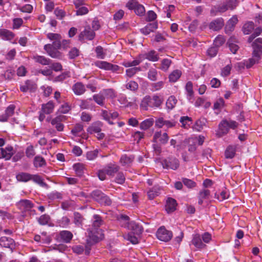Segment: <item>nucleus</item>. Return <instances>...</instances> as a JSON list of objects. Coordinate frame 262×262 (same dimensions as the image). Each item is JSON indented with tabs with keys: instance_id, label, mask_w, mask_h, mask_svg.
Listing matches in <instances>:
<instances>
[{
	"instance_id": "f257e3e1",
	"label": "nucleus",
	"mask_w": 262,
	"mask_h": 262,
	"mask_svg": "<svg viewBox=\"0 0 262 262\" xmlns=\"http://www.w3.org/2000/svg\"><path fill=\"white\" fill-rule=\"evenodd\" d=\"M88 238L86 239L85 254H89L91 246L103 238V234L100 229L88 231Z\"/></svg>"
},
{
	"instance_id": "f03ea898",
	"label": "nucleus",
	"mask_w": 262,
	"mask_h": 262,
	"mask_svg": "<svg viewBox=\"0 0 262 262\" xmlns=\"http://www.w3.org/2000/svg\"><path fill=\"white\" fill-rule=\"evenodd\" d=\"M162 102V99L157 95H154L152 97L146 96L142 100L140 106L144 110H148L149 107H159Z\"/></svg>"
},
{
	"instance_id": "7ed1b4c3",
	"label": "nucleus",
	"mask_w": 262,
	"mask_h": 262,
	"mask_svg": "<svg viewBox=\"0 0 262 262\" xmlns=\"http://www.w3.org/2000/svg\"><path fill=\"white\" fill-rule=\"evenodd\" d=\"M129 217L126 215H121L120 216V221L121 222L124 221L126 223L122 224V226L124 228H127L128 229L132 230L134 233L137 234H140L143 231L142 227L136 223L135 222H129Z\"/></svg>"
},
{
	"instance_id": "20e7f679",
	"label": "nucleus",
	"mask_w": 262,
	"mask_h": 262,
	"mask_svg": "<svg viewBox=\"0 0 262 262\" xmlns=\"http://www.w3.org/2000/svg\"><path fill=\"white\" fill-rule=\"evenodd\" d=\"M238 125V123L235 121L229 120H223L219 125L220 133L223 135L227 134L229 130V128L235 129Z\"/></svg>"
},
{
	"instance_id": "39448f33",
	"label": "nucleus",
	"mask_w": 262,
	"mask_h": 262,
	"mask_svg": "<svg viewBox=\"0 0 262 262\" xmlns=\"http://www.w3.org/2000/svg\"><path fill=\"white\" fill-rule=\"evenodd\" d=\"M91 196L93 199L102 205L109 206L112 204V200L109 197L100 190L93 191L91 193Z\"/></svg>"
},
{
	"instance_id": "423d86ee",
	"label": "nucleus",
	"mask_w": 262,
	"mask_h": 262,
	"mask_svg": "<svg viewBox=\"0 0 262 262\" xmlns=\"http://www.w3.org/2000/svg\"><path fill=\"white\" fill-rule=\"evenodd\" d=\"M126 7L130 10H134L136 15L142 16L144 14L145 10L144 6L140 4L136 0H130L126 5Z\"/></svg>"
},
{
	"instance_id": "0eeeda50",
	"label": "nucleus",
	"mask_w": 262,
	"mask_h": 262,
	"mask_svg": "<svg viewBox=\"0 0 262 262\" xmlns=\"http://www.w3.org/2000/svg\"><path fill=\"white\" fill-rule=\"evenodd\" d=\"M164 168L176 170L180 166L179 161L175 157H168L162 161Z\"/></svg>"
},
{
	"instance_id": "6e6552de",
	"label": "nucleus",
	"mask_w": 262,
	"mask_h": 262,
	"mask_svg": "<svg viewBox=\"0 0 262 262\" xmlns=\"http://www.w3.org/2000/svg\"><path fill=\"white\" fill-rule=\"evenodd\" d=\"M156 17H146V21L150 23L141 30L143 34L147 35L150 32H153L157 29L158 23L156 21Z\"/></svg>"
},
{
	"instance_id": "1a4fd4ad",
	"label": "nucleus",
	"mask_w": 262,
	"mask_h": 262,
	"mask_svg": "<svg viewBox=\"0 0 262 262\" xmlns=\"http://www.w3.org/2000/svg\"><path fill=\"white\" fill-rule=\"evenodd\" d=\"M157 238L161 241L168 242L171 239L172 233L171 231L165 229V227H160L157 232Z\"/></svg>"
},
{
	"instance_id": "9d476101",
	"label": "nucleus",
	"mask_w": 262,
	"mask_h": 262,
	"mask_svg": "<svg viewBox=\"0 0 262 262\" xmlns=\"http://www.w3.org/2000/svg\"><path fill=\"white\" fill-rule=\"evenodd\" d=\"M176 124V122L174 120H167L163 117L158 118L155 120V126L160 128L164 126L167 128H171L174 126Z\"/></svg>"
},
{
	"instance_id": "9b49d317",
	"label": "nucleus",
	"mask_w": 262,
	"mask_h": 262,
	"mask_svg": "<svg viewBox=\"0 0 262 262\" xmlns=\"http://www.w3.org/2000/svg\"><path fill=\"white\" fill-rule=\"evenodd\" d=\"M95 36V33L89 26L85 27L83 31H81L78 35L79 40L81 41L84 39L92 40Z\"/></svg>"
},
{
	"instance_id": "f8f14e48",
	"label": "nucleus",
	"mask_w": 262,
	"mask_h": 262,
	"mask_svg": "<svg viewBox=\"0 0 262 262\" xmlns=\"http://www.w3.org/2000/svg\"><path fill=\"white\" fill-rule=\"evenodd\" d=\"M252 46L253 49V55L260 58L262 55V38L255 39Z\"/></svg>"
},
{
	"instance_id": "ddd939ff",
	"label": "nucleus",
	"mask_w": 262,
	"mask_h": 262,
	"mask_svg": "<svg viewBox=\"0 0 262 262\" xmlns=\"http://www.w3.org/2000/svg\"><path fill=\"white\" fill-rule=\"evenodd\" d=\"M95 64L99 68L106 70H111L113 72H116L119 69V67L118 66L112 64L106 61H98L96 62Z\"/></svg>"
},
{
	"instance_id": "4468645a",
	"label": "nucleus",
	"mask_w": 262,
	"mask_h": 262,
	"mask_svg": "<svg viewBox=\"0 0 262 262\" xmlns=\"http://www.w3.org/2000/svg\"><path fill=\"white\" fill-rule=\"evenodd\" d=\"M0 245L2 247L9 248L11 251L15 247L14 240L11 238L6 236H3L0 238Z\"/></svg>"
},
{
	"instance_id": "2eb2a0df",
	"label": "nucleus",
	"mask_w": 262,
	"mask_h": 262,
	"mask_svg": "<svg viewBox=\"0 0 262 262\" xmlns=\"http://www.w3.org/2000/svg\"><path fill=\"white\" fill-rule=\"evenodd\" d=\"M13 155V148L8 146L5 148H0V158H4L6 160L10 159Z\"/></svg>"
},
{
	"instance_id": "dca6fc26",
	"label": "nucleus",
	"mask_w": 262,
	"mask_h": 262,
	"mask_svg": "<svg viewBox=\"0 0 262 262\" xmlns=\"http://www.w3.org/2000/svg\"><path fill=\"white\" fill-rule=\"evenodd\" d=\"M44 49L49 56L54 58H59L61 56V53L58 49L54 48L50 45H45Z\"/></svg>"
},
{
	"instance_id": "f3484780",
	"label": "nucleus",
	"mask_w": 262,
	"mask_h": 262,
	"mask_svg": "<svg viewBox=\"0 0 262 262\" xmlns=\"http://www.w3.org/2000/svg\"><path fill=\"white\" fill-rule=\"evenodd\" d=\"M18 206L22 210L28 211L31 210L34 205L30 200H21L18 203Z\"/></svg>"
},
{
	"instance_id": "a211bd4d",
	"label": "nucleus",
	"mask_w": 262,
	"mask_h": 262,
	"mask_svg": "<svg viewBox=\"0 0 262 262\" xmlns=\"http://www.w3.org/2000/svg\"><path fill=\"white\" fill-rule=\"evenodd\" d=\"M15 106L11 104L6 109L5 114L0 116V121L5 122L6 121L8 118L12 116L14 112Z\"/></svg>"
},
{
	"instance_id": "6ab92c4d",
	"label": "nucleus",
	"mask_w": 262,
	"mask_h": 262,
	"mask_svg": "<svg viewBox=\"0 0 262 262\" xmlns=\"http://www.w3.org/2000/svg\"><path fill=\"white\" fill-rule=\"evenodd\" d=\"M238 42L237 38L234 36H231L228 41V45L230 50L233 54H235L236 51L238 50L239 47L236 44Z\"/></svg>"
},
{
	"instance_id": "aec40b11",
	"label": "nucleus",
	"mask_w": 262,
	"mask_h": 262,
	"mask_svg": "<svg viewBox=\"0 0 262 262\" xmlns=\"http://www.w3.org/2000/svg\"><path fill=\"white\" fill-rule=\"evenodd\" d=\"M238 22L237 17H231L227 23L225 30L226 33L233 31L235 25Z\"/></svg>"
},
{
	"instance_id": "412c9836",
	"label": "nucleus",
	"mask_w": 262,
	"mask_h": 262,
	"mask_svg": "<svg viewBox=\"0 0 262 262\" xmlns=\"http://www.w3.org/2000/svg\"><path fill=\"white\" fill-rule=\"evenodd\" d=\"M160 138V142L163 144H166L169 139L167 133H164L162 135L161 134V132H157L155 133L154 136V142H157V140Z\"/></svg>"
},
{
	"instance_id": "4be33fe9",
	"label": "nucleus",
	"mask_w": 262,
	"mask_h": 262,
	"mask_svg": "<svg viewBox=\"0 0 262 262\" xmlns=\"http://www.w3.org/2000/svg\"><path fill=\"white\" fill-rule=\"evenodd\" d=\"M224 26L223 19L221 18H217L214 21L210 23L209 25V28L214 31H218L220 30Z\"/></svg>"
},
{
	"instance_id": "5701e85b",
	"label": "nucleus",
	"mask_w": 262,
	"mask_h": 262,
	"mask_svg": "<svg viewBox=\"0 0 262 262\" xmlns=\"http://www.w3.org/2000/svg\"><path fill=\"white\" fill-rule=\"evenodd\" d=\"M102 123L99 122H94L87 129V131L91 134L100 132L101 130Z\"/></svg>"
},
{
	"instance_id": "b1692460",
	"label": "nucleus",
	"mask_w": 262,
	"mask_h": 262,
	"mask_svg": "<svg viewBox=\"0 0 262 262\" xmlns=\"http://www.w3.org/2000/svg\"><path fill=\"white\" fill-rule=\"evenodd\" d=\"M176 201L172 198H168L166 201L165 209L168 213L174 211L176 209Z\"/></svg>"
},
{
	"instance_id": "393cba45",
	"label": "nucleus",
	"mask_w": 262,
	"mask_h": 262,
	"mask_svg": "<svg viewBox=\"0 0 262 262\" xmlns=\"http://www.w3.org/2000/svg\"><path fill=\"white\" fill-rule=\"evenodd\" d=\"M105 171L107 174L109 176H114V173L117 172L119 169V166L115 164L110 163L105 167Z\"/></svg>"
},
{
	"instance_id": "a878e982",
	"label": "nucleus",
	"mask_w": 262,
	"mask_h": 262,
	"mask_svg": "<svg viewBox=\"0 0 262 262\" xmlns=\"http://www.w3.org/2000/svg\"><path fill=\"white\" fill-rule=\"evenodd\" d=\"M59 236L62 242L68 243L73 238V234L69 231L63 230L60 231Z\"/></svg>"
},
{
	"instance_id": "bb28decb",
	"label": "nucleus",
	"mask_w": 262,
	"mask_h": 262,
	"mask_svg": "<svg viewBox=\"0 0 262 262\" xmlns=\"http://www.w3.org/2000/svg\"><path fill=\"white\" fill-rule=\"evenodd\" d=\"M74 93L77 95H82L85 91L84 85L81 82L76 83L72 88Z\"/></svg>"
},
{
	"instance_id": "cd10ccee",
	"label": "nucleus",
	"mask_w": 262,
	"mask_h": 262,
	"mask_svg": "<svg viewBox=\"0 0 262 262\" xmlns=\"http://www.w3.org/2000/svg\"><path fill=\"white\" fill-rule=\"evenodd\" d=\"M226 3H224L221 5L214 6L211 10L213 15H217L219 13L224 12L228 10Z\"/></svg>"
},
{
	"instance_id": "c85d7f7f",
	"label": "nucleus",
	"mask_w": 262,
	"mask_h": 262,
	"mask_svg": "<svg viewBox=\"0 0 262 262\" xmlns=\"http://www.w3.org/2000/svg\"><path fill=\"white\" fill-rule=\"evenodd\" d=\"M192 244L198 249H203L206 247V245L202 243L201 238L198 234L194 235L192 240Z\"/></svg>"
},
{
	"instance_id": "c756f323",
	"label": "nucleus",
	"mask_w": 262,
	"mask_h": 262,
	"mask_svg": "<svg viewBox=\"0 0 262 262\" xmlns=\"http://www.w3.org/2000/svg\"><path fill=\"white\" fill-rule=\"evenodd\" d=\"M33 165L36 168L42 167L46 165V162L43 157L37 156L34 159Z\"/></svg>"
},
{
	"instance_id": "7c9ffc66",
	"label": "nucleus",
	"mask_w": 262,
	"mask_h": 262,
	"mask_svg": "<svg viewBox=\"0 0 262 262\" xmlns=\"http://www.w3.org/2000/svg\"><path fill=\"white\" fill-rule=\"evenodd\" d=\"M0 37L3 39L11 40L14 37V34L6 29H0Z\"/></svg>"
},
{
	"instance_id": "2f4dec72",
	"label": "nucleus",
	"mask_w": 262,
	"mask_h": 262,
	"mask_svg": "<svg viewBox=\"0 0 262 262\" xmlns=\"http://www.w3.org/2000/svg\"><path fill=\"white\" fill-rule=\"evenodd\" d=\"M210 192L208 189H203L201 190L199 193L198 198L199 201L198 203L200 205H202L203 203V200L205 199H208L210 195Z\"/></svg>"
},
{
	"instance_id": "473e14b6",
	"label": "nucleus",
	"mask_w": 262,
	"mask_h": 262,
	"mask_svg": "<svg viewBox=\"0 0 262 262\" xmlns=\"http://www.w3.org/2000/svg\"><path fill=\"white\" fill-rule=\"evenodd\" d=\"M206 120L205 118H201L196 121L193 126V129L197 132H200L204 126L206 125Z\"/></svg>"
},
{
	"instance_id": "72a5a7b5",
	"label": "nucleus",
	"mask_w": 262,
	"mask_h": 262,
	"mask_svg": "<svg viewBox=\"0 0 262 262\" xmlns=\"http://www.w3.org/2000/svg\"><path fill=\"white\" fill-rule=\"evenodd\" d=\"M155 123V121L152 118L147 119L142 121L140 124V127L141 129L147 130L150 128Z\"/></svg>"
},
{
	"instance_id": "f704fd0d",
	"label": "nucleus",
	"mask_w": 262,
	"mask_h": 262,
	"mask_svg": "<svg viewBox=\"0 0 262 262\" xmlns=\"http://www.w3.org/2000/svg\"><path fill=\"white\" fill-rule=\"evenodd\" d=\"M254 27V24L253 22L248 21L244 25L242 30L245 34L248 35L253 31Z\"/></svg>"
},
{
	"instance_id": "c9c22d12",
	"label": "nucleus",
	"mask_w": 262,
	"mask_h": 262,
	"mask_svg": "<svg viewBox=\"0 0 262 262\" xmlns=\"http://www.w3.org/2000/svg\"><path fill=\"white\" fill-rule=\"evenodd\" d=\"M31 176L32 174L28 173L20 172L16 175V178L18 181L27 182L31 180Z\"/></svg>"
},
{
	"instance_id": "e433bc0d",
	"label": "nucleus",
	"mask_w": 262,
	"mask_h": 262,
	"mask_svg": "<svg viewBox=\"0 0 262 262\" xmlns=\"http://www.w3.org/2000/svg\"><path fill=\"white\" fill-rule=\"evenodd\" d=\"M33 58L36 62L42 65H49L51 61L50 59L43 56L35 55L33 56Z\"/></svg>"
},
{
	"instance_id": "4c0bfd02",
	"label": "nucleus",
	"mask_w": 262,
	"mask_h": 262,
	"mask_svg": "<svg viewBox=\"0 0 262 262\" xmlns=\"http://www.w3.org/2000/svg\"><path fill=\"white\" fill-rule=\"evenodd\" d=\"M182 75L181 71L179 70H174L169 75V80L171 82H176Z\"/></svg>"
},
{
	"instance_id": "58836bf2",
	"label": "nucleus",
	"mask_w": 262,
	"mask_h": 262,
	"mask_svg": "<svg viewBox=\"0 0 262 262\" xmlns=\"http://www.w3.org/2000/svg\"><path fill=\"white\" fill-rule=\"evenodd\" d=\"M54 107V103L52 101H49L45 104L42 105V111L43 113L49 114L52 113Z\"/></svg>"
},
{
	"instance_id": "ea45409f",
	"label": "nucleus",
	"mask_w": 262,
	"mask_h": 262,
	"mask_svg": "<svg viewBox=\"0 0 262 262\" xmlns=\"http://www.w3.org/2000/svg\"><path fill=\"white\" fill-rule=\"evenodd\" d=\"M31 180L34 182L39 184L40 186L43 187H48V185L43 182L42 179L38 174H32Z\"/></svg>"
},
{
	"instance_id": "a19ab883",
	"label": "nucleus",
	"mask_w": 262,
	"mask_h": 262,
	"mask_svg": "<svg viewBox=\"0 0 262 262\" xmlns=\"http://www.w3.org/2000/svg\"><path fill=\"white\" fill-rule=\"evenodd\" d=\"M177 103V99L174 96L172 95L167 100L166 105L168 109L172 110L175 107Z\"/></svg>"
},
{
	"instance_id": "79ce46f5",
	"label": "nucleus",
	"mask_w": 262,
	"mask_h": 262,
	"mask_svg": "<svg viewBox=\"0 0 262 262\" xmlns=\"http://www.w3.org/2000/svg\"><path fill=\"white\" fill-rule=\"evenodd\" d=\"M134 159V156H127L124 155L121 157L120 162L123 166L128 165L133 161Z\"/></svg>"
},
{
	"instance_id": "37998d69",
	"label": "nucleus",
	"mask_w": 262,
	"mask_h": 262,
	"mask_svg": "<svg viewBox=\"0 0 262 262\" xmlns=\"http://www.w3.org/2000/svg\"><path fill=\"white\" fill-rule=\"evenodd\" d=\"M235 154V147L232 146H229L225 152V157L227 159L233 158Z\"/></svg>"
},
{
	"instance_id": "c03bdc74",
	"label": "nucleus",
	"mask_w": 262,
	"mask_h": 262,
	"mask_svg": "<svg viewBox=\"0 0 262 262\" xmlns=\"http://www.w3.org/2000/svg\"><path fill=\"white\" fill-rule=\"evenodd\" d=\"M141 71L140 67H133L126 70V75L131 78L133 77L137 73Z\"/></svg>"
},
{
	"instance_id": "a18cd8bd",
	"label": "nucleus",
	"mask_w": 262,
	"mask_h": 262,
	"mask_svg": "<svg viewBox=\"0 0 262 262\" xmlns=\"http://www.w3.org/2000/svg\"><path fill=\"white\" fill-rule=\"evenodd\" d=\"M145 58L152 61H156L159 59V57L156 52L151 51L145 54Z\"/></svg>"
},
{
	"instance_id": "49530a36",
	"label": "nucleus",
	"mask_w": 262,
	"mask_h": 262,
	"mask_svg": "<svg viewBox=\"0 0 262 262\" xmlns=\"http://www.w3.org/2000/svg\"><path fill=\"white\" fill-rule=\"evenodd\" d=\"M73 168L75 171L76 174L78 176H81L83 173L84 169V165L81 163H76L74 165Z\"/></svg>"
},
{
	"instance_id": "de8ad7c7",
	"label": "nucleus",
	"mask_w": 262,
	"mask_h": 262,
	"mask_svg": "<svg viewBox=\"0 0 262 262\" xmlns=\"http://www.w3.org/2000/svg\"><path fill=\"white\" fill-rule=\"evenodd\" d=\"M180 121L182 123V127L187 128L190 125L189 123H191L192 119L188 116H183L181 117Z\"/></svg>"
},
{
	"instance_id": "09e8293b",
	"label": "nucleus",
	"mask_w": 262,
	"mask_h": 262,
	"mask_svg": "<svg viewBox=\"0 0 262 262\" xmlns=\"http://www.w3.org/2000/svg\"><path fill=\"white\" fill-rule=\"evenodd\" d=\"M142 61V60L139 57V59H135L132 61H124L123 63V65L126 68H129L131 67H136V66L139 65Z\"/></svg>"
},
{
	"instance_id": "8fccbe9b",
	"label": "nucleus",
	"mask_w": 262,
	"mask_h": 262,
	"mask_svg": "<svg viewBox=\"0 0 262 262\" xmlns=\"http://www.w3.org/2000/svg\"><path fill=\"white\" fill-rule=\"evenodd\" d=\"M105 98L103 95L102 93H100L98 94L94 95L93 96L94 100L99 105H103L104 104V100Z\"/></svg>"
},
{
	"instance_id": "3c124183",
	"label": "nucleus",
	"mask_w": 262,
	"mask_h": 262,
	"mask_svg": "<svg viewBox=\"0 0 262 262\" xmlns=\"http://www.w3.org/2000/svg\"><path fill=\"white\" fill-rule=\"evenodd\" d=\"M158 71L154 68L149 69L148 72V78L151 81H156L157 79Z\"/></svg>"
},
{
	"instance_id": "603ef678",
	"label": "nucleus",
	"mask_w": 262,
	"mask_h": 262,
	"mask_svg": "<svg viewBox=\"0 0 262 262\" xmlns=\"http://www.w3.org/2000/svg\"><path fill=\"white\" fill-rule=\"evenodd\" d=\"M171 63V60L169 59H164L161 61V69L164 71L168 70L169 67Z\"/></svg>"
},
{
	"instance_id": "864d4df0",
	"label": "nucleus",
	"mask_w": 262,
	"mask_h": 262,
	"mask_svg": "<svg viewBox=\"0 0 262 262\" xmlns=\"http://www.w3.org/2000/svg\"><path fill=\"white\" fill-rule=\"evenodd\" d=\"M226 39L224 36L222 35H219L217 36L214 40V45L217 47H219L222 46L225 42Z\"/></svg>"
},
{
	"instance_id": "5fc2aeb1",
	"label": "nucleus",
	"mask_w": 262,
	"mask_h": 262,
	"mask_svg": "<svg viewBox=\"0 0 262 262\" xmlns=\"http://www.w3.org/2000/svg\"><path fill=\"white\" fill-rule=\"evenodd\" d=\"M225 3L228 10H232L238 5V0H228Z\"/></svg>"
},
{
	"instance_id": "6e6d98bb",
	"label": "nucleus",
	"mask_w": 262,
	"mask_h": 262,
	"mask_svg": "<svg viewBox=\"0 0 262 262\" xmlns=\"http://www.w3.org/2000/svg\"><path fill=\"white\" fill-rule=\"evenodd\" d=\"M94 221L93 222V225L95 228L94 229L98 230L97 228L100 226V225L102 223V221L100 216L98 215H95L94 216Z\"/></svg>"
},
{
	"instance_id": "4d7b16f0",
	"label": "nucleus",
	"mask_w": 262,
	"mask_h": 262,
	"mask_svg": "<svg viewBox=\"0 0 262 262\" xmlns=\"http://www.w3.org/2000/svg\"><path fill=\"white\" fill-rule=\"evenodd\" d=\"M126 88L132 91H135L138 89V83L134 81H130L126 83Z\"/></svg>"
},
{
	"instance_id": "13d9d810",
	"label": "nucleus",
	"mask_w": 262,
	"mask_h": 262,
	"mask_svg": "<svg viewBox=\"0 0 262 262\" xmlns=\"http://www.w3.org/2000/svg\"><path fill=\"white\" fill-rule=\"evenodd\" d=\"M74 217V223L78 226L81 225L83 221L82 215L78 212H75Z\"/></svg>"
},
{
	"instance_id": "bf43d9fd",
	"label": "nucleus",
	"mask_w": 262,
	"mask_h": 262,
	"mask_svg": "<svg viewBox=\"0 0 262 262\" xmlns=\"http://www.w3.org/2000/svg\"><path fill=\"white\" fill-rule=\"evenodd\" d=\"M185 90L187 92V95L190 97H192L193 95V84L191 81H188L187 82L185 86Z\"/></svg>"
},
{
	"instance_id": "052dcab7",
	"label": "nucleus",
	"mask_w": 262,
	"mask_h": 262,
	"mask_svg": "<svg viewBox=\"0 0 262 262\" xmlns=\"http://www.w3.org/2000/svg\"><path fill=\"white\" fill-rule=\"evenodd\" d=\"M259 59H260V58L253 55L252 58H250L248 60V61L247 62V63L246 64V67L247 68H251L254 64L258 63Z\"/></svg>"
},
{
	"instance_id": "680f3d73",
	"label": "nucleus",
	"mask_w": 262,
	"mask_h": 262,
	"mask_svg": "<svg viewBox=\"0 0 262 262\" xmlns=\"http://www.w3.org/2000/svg\"><path fill=\"white\" fill-rule=\"evenodd\" d=\"M183 184L188 188H193L196 186V183L190 179L183 178L182 179Z\"/></svg>"
},
{
	"instance_id": "e2e57ef3",
	"label": "nucleus",
	"mask_w": 262,
	"mask_h": 262,
	"mask_svg": "<svg viewBox=\"0 0 262 262\" xmlns=\"http://www.w3.org/2000/svg\"><path fill=\"white\" fill-rule=\"evenodd\" d=\"M164 82L160 81L151 84V90L152 91H157L161 89L164 86Z\"/></svg>"
},
{
	"instance_id": "0e129e2a",
	"label": "nucleus",
	"mask_w": 262,
	"mask_h": 262,
	"mask_svg": "<svg viewBox=\"0 0 262 262\" xmlns=\"http://www.w3.org/2000/svg\"><path fill=\"white\" fill-rule=\"evenodd\" d=\"M83 128V126L80 123L76 124L72 129L71 132L74 135H76L78 133L81 132Z\"/></svg>"
},
{
	"instance_id": "69168bd1",
	"label": "nucleus",
	"mask_w": 262,
	"mask_h": 262,
	"mask_svg": "<svg viewBox=\"0 0 262 262\" xmlns=\"http://www.w3.org/2000/svg\"><path fill=\"white\" fill-rule=\"evenodd\" d=\"M98 150L90 151L86 153V158L89 160H93L98 156Z\"/></svg>"
},
{
	"instance_id": "338daca9",
	"label": "nucleus",
	"mask_w": 262,
	"mask_h": 262,
	"mask_svg": "<svg viewBox=\"0 0 262 262\" xmlns=\"http://www.w3.org/2000/svg\"><path fill=\"white\" fill-rule=\"evenodd\" d=\"M125 180V176L122 172L117 173L116 177V182L118 184H122Z\"/></svg>"
},
{
	"instance_id": "774afa93",
	"label": "nucleus",
	"mask_w": 262,
	"mask_h": 262,
	"mask_svg": "<svg viewBox=\"0 0 262 262\" xmlns=\"http://www.w3.org/2000/svg\"><path fill=\"white\" fill-rule=\"evenodd\" d=\"M26 156L29 158L33 157L35 155V151L33 146H29L26 150Z\"/></svg>"
}]
</instances>
